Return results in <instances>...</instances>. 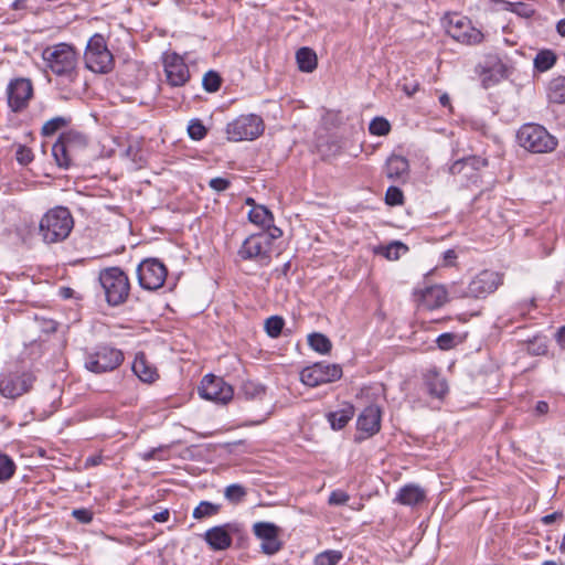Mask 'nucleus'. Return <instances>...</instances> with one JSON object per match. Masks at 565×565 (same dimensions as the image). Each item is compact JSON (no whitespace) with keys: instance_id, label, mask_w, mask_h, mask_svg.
Instances as JSON below:
<instances>
[{"instance_id":"nucleus-1","label":"nucleus","mask_w":565,"mask_h":565,"mask_svg":"<svg viewBox=\"0 0 565 565\" xmlns=\"http://www.w3.org/2000/svg\"><path fill=\"white\" fill-rule=\"evenodd\" d=\"M45 66L57 77L62 84L77 82L79 75V54L68 43L61 42L46 46L42 51Z\"/></svg>"},{"instance_id":"nucleus-2","label":"nucleus","mask_w":565,"mask_h":565,"mask_svg":"<svg viewBox=\"0 0 565 565\" xmlns=\"http://www.w3.org/2000/svg\"><path fill=\"white\" fill-rule=\"evenodd\" d=\"M74 227V218L65 206L50 209L39 222V235L45 244L65 241Z\"/></svg>"},{"instance_id":"nucleus-3","label":"nucleus","mask_w":565,"mask_h":565,"mask_svg":"<svg viewBox=\"0 0 565 565\" xmlns=\"http://www.w3.org/2000/svg\"><path fill=\"white\" fill-rule=\"evenodd\" d=\"M98 280L108 305L119 306L128 299L130 281L120 267L114 266L102 269L98 274Z\"/></svg>"},{"instance_id":"nucleus-4","label":"nucleus","mask_w":565,"mask_h":565,"mask_svg":"<svg viewBox=\"0 0 565 565\" xmlns=\"http://www.w3.org/2000/svg\"><path fill=\"white\" fill-rule=\"evenodd\" d=\"M84 60L86 67L94 73L106 74L113 70L114 57L102 34L96 33L89 39Z\"/></svg>"},{"instance_id":"nucleus-5","label":"nucleus","mask_w":565,"mask_h":565,"mask_svg":"<svg viewBox=\"0 0 565 565\" xmlns=\"http://www.w3.org/2000/svg\"><path fill=\"white\" fill-rule=\"evenodd\" d=\"M265 129L264 120L255 114L241 115L226 125L228 141L238 142L258 138Z\"/></svg>"},{"instance_id":"nucleus-6","label":"nucleus","mask_w":565,"mask_h":565,"mask_svg":"<svg viewBox=\"0 0 565 565\" xmlns=\"http://www.w3.org/2000/svg\"><path fill=\"white\" fill-rule=\"evenodd\" d=\"M446 20V31L457 42L476 45L483 41V33L475 28L468 18L454 13L447 15Z\"/></svg>"},{"instance_id":"nucleus-7","label":"nucleus","mask_w":565,"mask_h":565,"mask_svg":"<svg viewBox=\"0 0 565 565\" xmlns=\"http://www.w3.org/2000/svg\"><path fill=\"white\" fill-rule=\"evenodd\" d=\"M124 361V353L111 347H100L85 360V367L96 374L117 369Z\"/></svg>"},{"instance_id":"nucleus-8","label":"nucleus","mask_w":565,"mask_h":565,"mask_svg":"<svg viewBox=\"0 0 565 565\" xmlns=\"http://www.w3.org/2000/svg\"><path fill=\"white\" fill-rule=\"evenodd\" d=\"M168 270L158 258L142 260L137 267L138 282L146 290L161 288L167 279Z\"/></svg>"},{"instance_id":"nucleus-9","label":"nucleus","mask_w":565,"mask_h":565,"mask_svg":"<svg viewBox=\"0 0 565 565\" xmlns=\"http://www.w3.org/2000/svg\"><path fill=\"white\" fill-rule=\"evenodd\" d=\"M342 376V369L339 364L323 362L315 363L300 372L301 382L311 387L338 381Z\"/></svg>"},{"instance_id":"nucleus-10","label":"nucleus","mask_w":565,"mask_h":565,"mask_svg":"<svg viewBox=\"0 0 565 565\" xmlns=\"http://www.w3.org/2000/svg\"><path fill=\"white\" fill-rule=\"evenodd\" d=\"M270 237L266 234H253L247 237L239 250L238 255L245 260H256L263 265H268L270 262Z\"/></svg>"},{"instance_id":"nucleus-11","label":"nucleus","mask_w":565,"mask_h":565,"mask_svg":"<svg viewBox=\"0 0 565 565\" xmlns=\"http://www.w3.org/2000/svg\"><path fill=\"white\" fill-rule=\"evenodd\" d=\"M202 398L218 404H226L233 398L234 391L222 377L206 374L199 386Z\"/></svg>"},{"instance_id":"nucleus-12","label":"nucleus","mask_w":565,"mask_h":565,"mask_svg":"<svg viewBox=\"0 0 565 565\" xmlns=\"http://www.w3.org/2000/svg\"><path fill=\"white\" fill-rule=\"evenodd\" d=\"M35 376L31 372H10L0 376V394L6 398H17L28 393Z\"/></svg>"},{"instance_id":"nucleus-13","label":"nucleus","mask_w":565,"mask_h":565,"mask_svg":"<svg viewBox=\"0 0 565 565\" xmlns=\"http://www.w3.org/2000/svg\"><path fill=\"white\" fill-rule=\"evenodd\" d=\"M255 536L260 541V551L266 555H275L282 548L281 529L270 522H256L253 525Z\"/></svg>"},{"instance_id":"nucleus-14","label":"nucleus","mask_w":565,"mask_h":565,"mask_svg":"<svg viewBox=\"0 0 565 565\" xmlns=\"http://www.w3.org/2000/svg\"><path fill=\"white\" fill-rule=\"evenodd\" d=\"M8 106L14 113H20L33 97V85L29 78L20 77L10 81L7 87Z\"/></svg>"},{"instance_id":"nucleus-15","label":"nucleus","mask_w":565,"mask_h":565,"mask_svg":"<svg viewBox=\"0 0 565 565\" xmlns=\"http://www.w3.org/2000/svg\"><path fill=\"white\" fill-rule=\"evenodd\" d=\"M502 284V276L492 270H482L468 285L467 296L484 298L498 289Z\"/></svg>"},{"instance_id":"nucleus-16","label":"nucleus","mask_w":565,"mask_h":565,"mask_svg":"<svg viewBox=\"0 0 565 565\" xmlns=\"http://www.w3.org/2000/svg\"><path fill=\"white\" fill-rule=\"evenodd\" d=\"M163 66L167 81L171 86H183L190 79L189 67L179 54H166Z\"/></svg>"},{"instance_id":"nucleus-17","label":"nucleus","mask_w":565,"mask_h":565,"mask_svg":"<svg viewBox=\"0 0 565 565\" xmlns=\"http://www.w3.org/2000/svg\"><path fill=\"white\" fill-rule=\"evenodd\" d=\"M382 412L379 405L371 404L366 406L358 416L356 428L359 433L364 434L363 438L377 434L381 429Z\"/></svg>"},{"instance_id":"nucleus-18","label":"nucleus","mask_w":565,"mask_h":565,"mask_svg":"<svg viewBox=\"0 0 565 565\" xmlns=\"http://www.w3.org/2000/svg\"><path fill=\"white\" fill-rule=\"evenodd\" d=\"M557 146V139L543 126L532 124V152L546 153Z\"/></svg>"},{"instance_id":"nucleus-19","label":"nucleus","mask_w":565,"mask_h":565,"mask_svg":"<svg viewBox=\"0 0 565 565\" xmlns=\"http://www.w3.org/2000/svg\"><path fill=\"white\" fill-rule=\"evenodd\" d=\"M230 524L213 526L204 534V540L213 551H224L232 545Z\"/></svg>"},{"instance_id":"nucleus-20","label":"nucleus","mask_w":565,"mask_h":565,"mask_svg":"<svg viewBox=\"0 0 565 565\" xmlns=\"http://www.w3.org/2000/svg\"><path fill=\"white\" fill-rule=\"evenodd\" d=\"M131 369L135 375L145 383H153L159 377L157 367L148 361L143 352L136 353Z\"/></svg>"},{"instance_id":"nucleus-21","label":"nucleus","mask_w":565,"mask_h":565,"mask_svg":"<svg viewBox=\"0 0 565 565\" xmlns=\"http://www.w3.org/2000/svg\"><path fill=\"white\" fill-rule=\"evenodd\" d=\"M408 171L409 163L406 158L398 154H392L386 160L384 167V174L388 180L393 182L403 180L404 178L407 177Z\"/></svg>"},{"instance_id":"nucleus-22","label":"nucleus","mask_w":565,"mask_h":565,"mask_svg":"<svg viewBox=\"0 0 565 565\" xmlns=\"http://www.w3.org/2000/svg\"><path fill=\"white\" fill-rule=\"evenodd\" d=\"M426 499V492L417 484H406L399 489L395 501L403 505H417Z\"/></svg>"},{"instance_id":"nucleus-23","label":"nucleus","mask_w":565,"mask_h":565,"mask_svg":"<svg viewBox=\"0 0 565 565\" xmlns=\"http://www.w3.org/2000/svg\"><path fill=\"white\" fill-rule=\"evenodd\" d=\"M505 76V67L500 61L493 62L489 67H482L480 72L481 82L484 88L499 83Z\"/></svg>"},{"instance_id":"nucleus-24","label":"nucleus","mask_w":565,"mask_h":565,"mask_svg":"<svg viewBox=\"0 0 565 565\" xmlns=\"http://www.w3.org/2000/svg\"><path fill=\"white\" fill-rule=\"evenodd\" d=\"M425 385L428 393L437 398H443L448 391L446 380L436 371H429L425 374Z\"/></svg>"},{"instance_id":"nucleus-25","label":"nucleus","mask_w":565,"mask_h":565,"mask_svg":"<svg viewBox=\"0 0 565 565\" xmlns=\"http://www.w3.org/2000/svg\"><path fill=\"white\" fill-rule=\"evenodd\" d=\"M354 416V406L344 404L340 409L331 412L327 415L328 422L332 429H342Z\"/></svg>"},{"instance_id":"nucleus-26","label":"nucleus","mask_w":565,"mask_h":565,"mask_svg":"<svg viewBox=\"0 0 565 565\" xmlns=\"http://www.w3.org/2000/svg\"><path fill=\"white\" fill-rule=\"evenodd\" d=\"M488 164V160L477 156H470L467 158L455 161L449 167V172L452 175L460 174L466 168H470L471 171H478Z\"/></svg>"},{"instance_id":"nucleus-27","label":"nucleus","mask_w":565,"mask_h":565,"mask_svg":"<svg viewBox=\"0 0 565 565\" xmlns=\"http://www.w3.org/2000/svg\"><path fill=\"white\" fill-rule=\"evenodd\" d=\"M58 139L68 147L74 153H78L88 145L87 137L76 130H68L60 135Z\"/></svg>"},{"instance_id":"nucleus-28","label":"nucleus","mask_w":565,"mask_h":565,"mask_svg":"<svg viewBox=\"0 0 565 565\" xmlns=\"http://www.w3.org/2000/svg\"><path fill=\"white\" fill-rule=\"evenodd\" d=\"M52 156L57 167L66 170L72 166L76 153L68 150V147L57 139L52 147Z\"/></svg>"},{"instance_id":"nucleus-29","label":"nucleus","mask_w":565,"mask_h":565,"mask_svg":"<svg viewBox=\"0 0 565 565\" xmlns=\"http://www.w3.org/2000/svg\"><path fill=\"white\" fill-rule=\"evenodd\" d=\"M423 300L428 308L441 307L447 301V291L443 286H431L423 292Z\"/></svg>"},{"instance_id":"nucleus-30","label":"nucleus","mask_w":565,"mask_h":565,"mask_svg":"<svg viewBox=\"0 0 565 565\" xmlns=\"http://www.w3.org/2000/svg\"><path fill=\"white\" fill-rule=\"evenodd\" d=\"M296 60L300 71L311 73L316 70L318 60L317 54L309 47H301L296 53Z\"/></svg>"},{"instance_id":"nucleus-31","label":"nucleus","mask_w":565,"mask_h":565,"mask_svg":"<svg viewBox=\"0 0 565 565\" xmlns=\"http://www.w3.org/2000/svg\"><path fill=\"white\" fill-rule=\"evenodd\" d=\"M248 220L262 227H270L274 223L271 212L264 205H255L248 213Z\"/></svg>"},{"instance_id":"nucleus-32","label":"nucleus","mask_w":565,"mask_h":565,"mask_svg":"<svg viewBox=\"0 0 565 565\" xmlns=\"http://www.w3.org/2000/svg\"><path fill=\"white\" fill-rule=\"evenodd\" d=\"M548 98L556 104L565 103V77L558 76L550 82Z\"/></svg>"},{"instance_id":"nucleus-33","label":"nucleus","mask_w":565,"mask_h":565,"mask_svg":"<svg viewBox=\"0 0 565 565\" xmlns=\"http://www.w3.org/2000/svg\"><path fill=\"white\" fill-rule=\"evenodd\" d=\"M308 344L320 354H328L332 349L329 338L322 333L315 332L308 335Z\"/></svg>"},{"instance_id":"nucleus-34","label":"nucleus","mask_w":565,"mask_h":565,"mask_svg":"<svg viewBox=\"0 0 565 565\" xmlns=\"http://www.w3.org/2000/svg\"><path fill=\"white\" fill-rule=\"evenodd\" d=\"M557 56L551 50L540 51L534 58V67L539 72H545L552 68L556 63Z\"/></svg>"},{"instance_id":"nucleus-35","label":"nucleus","mask_w":565,"mask_h":565,"mask_svg":"<svg viewBox=\"0 0 565 565\" xmlns=\"http://www.w3.org/2000/svg\"><path fill=\"white\" fill-rule=\"evenodd\" d=\"M465 335L445 332L438 335L436 343L437 347L443 351H448L456 348L458 344H461L465 341Z\"/></svg>"},{"instance_id":"nucleus-36","label":"nucleus","mask_w":565,"mask_h":565,"mask_svg":"<svg viewBox=\"0 0 565 565\" xmlns=\"http://www.w3.org/2000/svg\"><path fill=\"white\" fill-rule=\"evenodd\" d=\"M221 505L212 503L210 501H201L199 505L193 510V518L198 520L211 518L220 512Z\"/></svg>"},{"instance_id":"nucleus-37","label":"nucleus","mask_w":565,"mask_h":565,"mask_svg":"<svg viewBox=\"0 0 565 565\" xmlns=\"http://www.w3.org/2000/svg\"><path fill=\"white\" fill-rule=\"evenodd\" d=\"M408 252V247L402 242L394 241L387 246L381 248V254L388 260H397L403 254Z\"/></svg>"},{"instance_id":"nucleus-38","label":"nucleus","mask_w":565,"mask_h":565,"mask_svg":"<svg viewBox=\"0 0 565 565\" xmlns=\"http://www.w3.org/2000/svg\"><path fill=\"white\" fill-rule=\"evenodd\" d=\"M343 558L341 551L327 550L316 555L315 565H338Z\"/></svg>"},{"instance_id":"nucleus-39","label":"nucleus","mask_w":565,"mask_h":565,"mask_svg":"<svg viewBox=\"0 0 565 565\" xmlns=\"http://www.w3.org/2000/svg\"><path fill=\"white\" fill-rule=\"evenodd\" d=\"M68 122H70V119H67L65 117H62V116L54 117L44 122V125L42 126L41 132L43 136H46V137L52 136L57 130L67 126Z\"/></svg>"},{"instance_id":"nucleus-40","label":"nucleus","mask_w":565,"mask_h":565,"mask_svg":"<svg viewBox=\"0 0 565 565\" xmlns=\"http://www.w3.org/2000/svg\"><path fill=\"white\" fill-rule=\"evenodd\" d=\"M246 493V489L243 486L238 483H233L225 488L224 497L231 503L237 504L244 500Z\"/></svg>"},{"instance_id":"nucleus-41","label":"nucleus","mask_w":565,"mask_h":565,"mask_svg":"<svg viewBox=\"0 0 565 565\" xmlns=\"http://www.w3.org/2000/svg\"><path fill=\"white\" fill-rule=\"evenodd\" d=\"M285 326V320L279 316H271L265 320V331L270 338H278Z\"/></svg>"},{"instance_id":"nucleus-42","label":"nucleus","mask_w":565,"mask_h":565,"mask_svg":"<svg viewBox=\"0 0 565 565\" xmlns=\"http://www.w3.org/2000/svg\"><path fill=\"white\" fill-rule=\"evenodd\" d=\"M15 471L14 461L4 454H0V482L8 481Z\"/></svg>"},{"instance_id":"nucleus-43","label":"nucleus","mask_w":565,"mask_h":565,"mask_svg":"<svg viewBox=\"0 0 565 565\" xmlns=\"http://www.w3.org/2000/svg\"><path fill=\"white\" fill-rule=\"evenodd\" d=\"M369 131L373 136H386L391 131V124L384 117H375L369 125Z\"/></svg>"},{"instance_id":"nucleus-44","label":"nucleus","mask_w":565,"mask_h":565,"mask_svg":"<svg viewBox=\"0 0 565 565\" xmlns=\"http://www.w3.org/2000/svg\"><path fill=\"white\" fill-rule=\"evenodd\" d=\"M202 85L206 92L214 93L220 89L221 77L216 72L209 71L203 76Z\"/></svg>"},{"instance_id":"nucleus-45","label":"nucleus","mask_w":565,"mask_h":565,"mask_svg":"<svg viewBox=\"0 0 565 565\" xmlns=\"http://www.w3.org/2000/svg\"><path fill=\"white\" fill-rule=\"evenodd\" d=\"M206 128L200 119H192L188 126L189 137L193 140H201L206 136Z\"/></svg>"},{"instance_id":"nucleus-46","label":"nucleus","mask_w":565,"mask_h":565,"mask_svg":"<svg viewBox=\"0 0 565 565\" xmlns=\"http://www.w3.org/2000/svg\"><path fill=\"white\" fill-rule=\"evenodd\" d=\"M548 338L544 334H535L532 339V354L544 355L547 352Z\"/></svg>"},{"instance_id":"nucleus-47","label":"nucleus","mask_w":565,"mask_h":565,"mask_svg":"<svg viewBox=\"0 0 565 565\" xmlns=\"http://www.w3.org/2000/svg\"><path fill=\"white\" fill-rule=\"evenodd\" d=\"M404 194L397 186H390L385 193V202L388 205H399L403 203Z\"/></svg>"},{"instance_id":"nucleus-48","label":"nucleus","mask_w":565,"mask_h":565,"mask_svg":"<svg viewBox=\"0 0 565 565\" xmlns=\"http://www.w3.org/2000/svg\"><path fill=\"white\" fill-rule=\"evenodd\" d=\"M242 392L246 398L253 399L262 396L265 391L262 385L255 384L253 382H246L242 385Z\"/></svg>"},{"instance_id":"nucleus-49","label":"nucleus","mask_w":565,"mask_h":565,"mask_svg":"<svg viewBox=\"0 0 565 565\" xmlns=\"http://www.w3.org/2000/svg\"><path fill=\"white\" fill-rule=\"evenodd\" d=\"M15 159L20 164L26 166L33 161L34 156L30 148L23 145H18L15 150Z\"/></svg>"},{"instance_id":"nucleus-50","label":"nucleus","mask_w":565,"mask_h":565,"mask_svg":"<svg viewBox=\"0 0 565 565\" xmlns=\"http://www.w3.org/2000/svg\"><path fill=\"white\" fill-rule=\"evenodd\" d=\"M505 8L512 12H515L520 17H530V7L523 2H504Z\"/></svg>"},{"instance_id":"nucleus-51","label":"nucleus","mask_w":565,"mask_h":565,"mask_svg":"<svg viewBox=\"0 0 565 565\" xmlns=\"http://www.w3.org/2000/svg\"><path fill=\"white\" fill-rule=\"evenodd\" d=\"M350 499V495L342 490H334L329 495L330 505H344Z\"/></svg>"},{"instance_id":"nucleus-52","label":"nucleus","mask_w":565,"mask_h":565,"mask_svg":"<svg viewBox=\"0 0 565 565\" xmlns=\"http://www.w3.org/2000/svg\"><path fill=\"white\" fill-rule=\"evenodd\" d=\"M516 140L521 147L529 150L530 143V124H524L516 134Z\"/></svg>"},{"instance_id":"nucleus-53","label":"nucleus","mask_w":565,"mask_h":565,"mask_svg":"<svg viewBox=\"0 0 565 565\" xmlns=\"http://www.w3.org/2000/svg\"><path fill=\"white\" fill-rule=\"evenodd\" d=\"M72 515L81 523L88 524L93 520V513L88 509H75Z\"/></svg>"},{"instance_id":"nucleus-54","label":"nucleus","mask_w":565,"mask_h":565,"mask_svg":"<svg viewBox=\"0 0 565 565\" xmlns=\"http://www.w3.org/2000/svg\"><path fill=\"white\" fill-rule=\"evenodd\" d=\"M209 184L213 190L222 192L228 189L231 183L227 179L224 178H213L210 180Z\"/></svg>"},{"instance_id":"nucleus-55","label":"nucleus","mask_w":565,"mask_h":565,"mask_svg":"<svg viewBox=\"0 0 565 565\" xmlns=\"http://www.w3.org/2000/svg\"><path fill=\"white\" fill-rule=\"evenodd\" d=\"M103 461V456L100 454L92 455L86 458L85 467H96L100 465Z\"/></svg>"},{"instance_id":"nucleus-56","label":"nucleus","mask_w":565,"mask_h":565,"mask_svg":"<svg viewBox=\"0 0 565 565\" xmlns=\"http://www.w3.org/2000/svg\"><path fill=\"white\" fill-rule=\"evenodd\" d=\"M269 233L266 234L267 237H270V246L273 245V241L279 238L282 235V231L279 227L274 226L271 223L270 227H266Z\"/></svg>"},{"instance_id":"nucleus-57","label":"nucleus","mask_w":565,"mask_h":565,"mask_svg":"<svg viewBox=\"0 0 565 565\" xmlns=\"http://www.w3.org/2000/svg\"><path fill=\"white\" fill-rule=\"evenodd\" d=\"M547 412H548V404L544 401H540L536 404L535 409H534L535 415L542 416V415L547 414Z\"/></svg>"},{"instance_id":"nucleus-58","label":"nucleus","mask_w":565,"mask_h":565,"mask_svg":"<svg viewBox=\"0 0 565 565\" xmlns=\"http://www.w3.org/2000/svg\"><path fill=\"white\" fill-rule=\"evenodd\" d=\"M169 511L168 510H163L161 512H158L153 515V520L157 521V522H167L168 519H169Z\"/></svg>"},{"instance_id":"nucleus-59","label":"nucleus","mask_w":565,"mask_h":565,"mask_svg":"<svg viewBox=\"0 0 565 565\" xmlns=\"http://www.w3.org/2000/svg\"><path fill=\"white\" fill-rule=\"evenodd\" d=\"M562 514L558 513V512H554L552 514H548V515H545L541 519V521L544 523V524H551L553 523L557 518H559Z\"/></svg>"},{"instance_id":"nucleus-60","label":"nucleus","mask_w":565,"mask_h":565,"mask_svg":"<svg viewBox=\"0 0 565 565\" xmlns=\"http://www.w3.org/2000/svg\"><path fill=\"white\" fill-rule=\"evenodd\" d=\"M557 342L562 348L565 349V326L562 327L557 332Z\"/></svg>"},{"instance_id":"nucleus-61","label":"nucleus","mask_w":565,"mask_h":565,"mask_svg":"<svg viewBox=\"0 0 565 565\" xmlns=\"http://www.w3.org/2000/svg\"><path fill=\"white\" fill-rule=\"evenodd\" d=\"M456 257L457 255L454 249H448L444 253V258L446 262H452L454 259H456Z\"/></svg>"},{"instance_id":"nucleus-62","label":"nucleus","mask_w":565,"mask_h":565,"mask_svg":"<svg viewBox=\"0 0 565 565\" xmlns=\"http://www.w3.org/2000/svg\"><path fill=\"white\" fill-rule=\"evenodd\" d=\"M417 89H418V84H415L413 86H408V85L404 86V90L408 96H412L413 94H415L417 92Z\"/></svg>"},{"instance_id":"nucleus-63","label":"nucleus","mask_w":565,"mask_h":565,"mask_svg":"<svg viewBox=\"0 0 565 565\" xmlns=\"http://www.w3.org/2000/svg\"><path fill=\"white\" fill-rule=\"evenodd\" d=\"M556 30L562 36H565V19H562L561 21H558V23L556 25Z\"/></svg>"},{"instance_id":"nucleus-64","label":"nucleus","mask_w":565,"mask_h":565,"mask_svg":"<svg viewBox=\"0 0 565 565\" xmlns=\"http://www.w3.org/2000/svg\"><path fill=\"white\" fill-rule=\"evenodd\" d=\"M439 103L444 106V107H448L450 106V98L447 94H443L440 97H439Z\"/></svg>"}]
</instances>
